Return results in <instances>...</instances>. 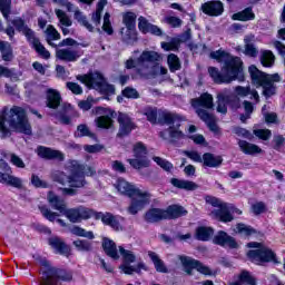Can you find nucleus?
I'll list each match as a JSON object with an SVG mask.
<instances>
[{"instance_id": "1", "label": "nucleus", "mask_w": 285, "mask_h": 285, "mask_svg": "<svg viewBox=\"0 0 285 285\" xmlns=\"http://www.w3.org/2000/svg\"><path fill=\"white\" fill-rule=\"evenodd\" d=\"M48 203L52 208L58 210L59 213H55L48 207H40L41 215L48 219V222H57L60 226H66V223L59 218L61 215H66L73 224L81 222L82 219H90L95 212L92 209L80 207L78 209H66V203L61 200L57 195L50 191L47 196Z\"/></svg>"}, {"instance_id": "2", "label": "nucleus", "mask_w": 285, "mask_h": 285, "mask_svg": "<svg viewBox=\"0 0 285 285\" xmlns=\"http://www.w3.org/2000/svg\"><path fill=\"white\" fill-rule=\"evenodd\" d=\"M210 57L212 59H216V61L225 62L220 73L215 67H210L208 69L210 77L216 83H230V81H235V79L244 81V67L242 59L229 56L224 50L214 51L210 53Z\"/></svg>"}, {"instance_id": "3", "label": "nucleus", "mask_w": 285, "mask_h": 285, "mask_svg": "<svg viewBox=\"0 0 285 285\" xmlns=\"http://www.w3.org/2000/svg\"><path fill=\"white\" fill-rule=\"evenodd\" d=\"M71 176L58 171L52 175L53 181H58L61 186H68L62 189L63 195H75V188L83 187V178L81 175L90 177L95 175V168L79 165L77 160H72L67 165Z\"/></svg>"}, {"instance_id": "4", "label": "nucleus", "mask_w": 285, "mask_h": 285, "mask_svg": "<svg viewBox=\"0 0 285 285\" xmlns=\"http://www.w3.org/2000/svg\"><path fill=\"white\" fill-rule=\"evenodd\" d=\"M10 130L23 132V135H30L32 132V127L28 122V117L23 108L12 107L9 111L0 115V132L3 137H8Z\"/></svg>"}, {"instance_id": "5", "label": "nucleus", "mask_w": 285, "mask_h": 285, "mask_svg": "<svg viewBox=\"0 0 285 285\" xmlns=\"http://www.w3.org/2000/svg\"><path fill=\"white\" fill-rule=\"evenodd\" d=\"M115 188L120 195H127L131 198V203L128 207L129 215H137L142 208H146L150 204V194L147 190L128 183L125 179H118L115 184Z\"/></svg>"}, {"instance_id": "6", "label": "nucleus", "mask_w": 285, "mask_h": 285, "mask_svg": "<svg viewBox=\"0 0 285 285\" xmlns=\"http://www.w3.org/2000/svg\"><path fill=\"white\" fill-rule=\"evenodd\" d=\"M157 61H161V55L156 51H144L137 61L132 59L127 60L126 68H138L141 75H153L154 77L166 75L168 69L157 63Z\"/></svg>"}, {"instance_id": "7", "label": "nucleus", "mask_w": 285, "mask_h": 285, "mask_svg": "<svg viewBox=\"0 0 285 285\" xmlns=\"http://www.w3.org/2000/svg\"><path fill=\"white\" fill-rule=\"evenodd\" d=\"M52 1L57 6H61L62 8H66L68 12H75L73 17L76 21H78L80 26H83V28L89 30V32H92L95 28H99V23H101V12H104V8H106V6L108 4L107 0H100L97 3L96 11L91 16V21L94 23L92 26L90 24V22H88V19H86V16H83V13L80 12L79 9L75 8V6L70 3V1L68 0H52Z\"/></svg>"}, {"instance_id": "8", "label": "nucleus", "mask_w": 285, "mask_h": 285, "mask_svg": "<svg viewBox=\"0 0 285 285\" xmlns=\"http://www.w3.org/2000/svg\"><path fill=\"white\" fill-rule=\"evenodd\" d=\"M249 75L252 77V81L256 88H263V95L264 97H273L275 95L277 88L275 87V83L279 81V75L274 73V75H266L257 67L250 66L248 68Z\"/></svg>"}, {"instance_id": "9", "label": "nucleus", "mask_w": 285, "mask_h": 285, "mask_svg": "<svg viewBox=\"0 0 285 285\" xmlns=\"http://www.w3.org/2000/svg\"><path fill=\"white\" fill-rule=\"evenodd\" d=\"M191 106L195 108L199 119H202L213 132H217L218 128L217 124H215V117L203 109L206 108L208 110L213 108V96L204 94L199 99L191 100Z\"/></svg>"}, {"instance_id": "10", "label": "nucleus", "mask_w": 285, "mask_h": 285, "mask_svg": "<svg viewBox=\"0 0 285 285\" xmlns=\"http://www.w3.org/2000/svg\"><path fill=\"white\" fill-rule=\"evenodd\" d=\"M78 81L85 83L87 88L98 90L101 95H107L108 97L115 95V87L106 82V78L101 72L95 71L83 76L77 77Z\"/></svg>"}, {"instance_id": "11", "label": "nucleus", "mask_w": 285, "mask_h": 285, "mask_svg": "<svg viewBox=\"0 0 285 285\" xmlns=\"http://www.w3.org/2000/svg\"><path fill=\"white\" fill-rule=\"evenodd\" d=\"M248 248H253L247 253V257L254 264H266L268 262H273L274 264H277V255L273 249H271L268 246L264 245V243H257L252 242L247 244Z\"/></svg>"}, {"instance_id": "12", "label": "nucleus", "mask_w": 285, "mask_h": 285, "mask_svg": "<svg viewBox=\"0 0 285 285\" xmlns=\"http://www.w3.org/2000/svg\"><path fill=\"white\" fill-rule=\"evenodd\" d=\"M119 253L122 257V264L119 266V269L125 275H134V273L148 271V265L141 261H137V256L132 250L119 246Z\"/></svg>"}, {"instance_id": "13", "label": "nucleus", "mask_w": 285, "mask_h": 285, "mask_svg": "<svg viewBox=\"0 0 285 285\" xmlns=\"http://www.w3.org/2000/svg\"><path fill=\"white\" fill-rule=\"evenodd\" d=\"M181 121L184 118L175 114H164V124H167L168 130L160 132V137L168 141H177V139H184L186 135L181 130Z\"/></svg>"}, {"instance_id": "14", "label": "nucleus", "mask_w": 285, "mask_h": 285, "mask_svg": "<svg viewBox=\"0 0 285 285\" xmlns=\"http://www.w3.org/2000/svg\"><path fill=\"white\" fill-rule=\"evenodd\" d=\"M205 202L207 206H213V208H218L217 210H212L209 215L213 219H218V222H233L232 215L228 213V204L224 203L222 199L215 196H206Z\"/></svg>"}, {"instance_id": "15", "label": "nucleus", "mask_w": 285, "mask_h": 285, "mask_svg": "<svg viewBox=\"0 0 285 285\" xmlns=\"http://www.w3.org/2000/svg\"><path fill=\"white\" fill-rule=\"evenodd\" d=\"M12 24L20 30V32H23V35H26V37L29 39L30 43H32L36 52H38V55H40V57H42L43 59H50V51L46 50V47H43V45H41V42H39V40L37 38H35V33L32 32V30L28 29V27H26V24L23 23V20L21 19H16L12 21Z\"/></svg>"}, {"instance_id": "16", "label": "nucleus", "mask_w": 285, "mask_h": 285, "mask_svg": "<svg viewBox=\"0 0 285 285\" xmlns=\"http://www.w3.org/2000/svg\"><path fill=\"white\" fill-rule=\"evenodd\" d=\"M176 266H181L183 271L187 273V275H193V271H197L202 275H213V272L208 266L186 256H178L175 258Z\"/></svg>"}, {"instance_id": "17", "label": "nucleus", "mask_w": 285, "mask_h": 285, "mask_svg": "<svg viewBox=\"0 0 285 285\" xmlns=\"http://www.w3.org/2000/svg\"><path fill=\"white\" fill-rule=\"evenodd\" d=\"M134 158L128 159V164L132 166L136 170H141V168H148L150 166V160L146 158V146L141 142L134 145Z\"/></svg>"}, {"instance_id": "18", "label": "nucleus", "mask_w": 285, "mask_h": 285, "mask_svg": "<svg viewBox=\"0 0 285 285\" xmlns=\"http://www.w3.org/2000/svg\"><path fill=\"white\" fill-rule=\"evenodd\" d=\"M122 23L124 28L120 30V35L125 41L128 39H135V30L137 23V14L131 11L122 12Z\"/></svg>"}, {"instance_id": "19", "label": "nucleus", "mask_w": 285, "mask_h": 285, "mask_svg": "<svg viewBox=\"0 0 285 285\" xmlns=\"http://www.w3.org/2000/svg\"><path fill=\"white\" fill-rule=\"evenodd\" d=\"M96 114L100 115L99 117L96 118L95 124L97 128H102L104 130H108L112 128L115 125V110L108 109V108H102V107H97L96 108Z\"/></svg>"}, {"instance_id": "20", "label": "nucleus", "mask_w": 285, "mask_h": 285, "mask_svg": "<svg viewBox=\"0 0 285 285\" xmlns=\"http://www.w3.org/2000/svg\"><path fill=\"white\" fill-rule=\"evenodd\" d=\"M10 166L4 160L0 159V183L7 184V186H13V188H21L23 180L19 177L11 175Z\"/></svg>"}, {"instance_id": "21", "label": "nucleus", "mask_w": 285, "mask_h": 285, "mask_svg": "<svg viewBox=\"0 0 285 285\" xmlns=\"http://www.w3.org/2000/svg\"><path fill=\"white\" fill-rule=\"evenodd\" d=\"M10 166L4 160L0 159V183L7 184V186H13V188H21L23 180L19 177L11 175Z\"/></svg>"}, {"instance_id": "22", "label": "nucleus", "mask_w": 285, "mask_h": 285, "mask_svg": "<svg viewBox=\"0 0 285 285\" xmlns=\"http://www.w3.org/2000/svg\"><path fill=\"white\" fill-rule=\"evenodd\" d=\"M72 279L71 274H66L59 269H49L43 275L45 285H61V282H70Z\"/></svg>"}, {"instance_id": "23", "label": "nucleus", "mask_w": 285, "mask_h": 285, "mask_svg": "<svg viewBox=\"0 0 285 285\" xmlns=\"http://www.w3.org/2000/svg\"><path fill=\"white\" fill-rule=\"evenodd\" d=\"M92 217L95 219H100L105 226H110L114 230H122L121 227V217L114 216L110 213H97L94 212Z\"/></svg>"}, {"instance_id": "24", "label": "nucleus", "mask_w": 285, "mask_h": 285, "mask_svg": "<svg viewBox=\"0 0 285 285\" xmlns=\"http://www.w3.org/2000/svg\"><path fill=\"white\" fill-rule=\"evenodd\" d=\"M200 10L208 17H222L224 14V3L219 0L207 1L202 4Z\"/></svg>"}, {"instance_id": "25", "label": "nucleus", "mask_w": 285, "mask_h": 285, "mask_svg": "<svg viewBox=\"0 0 285 285\" xmlns=\"http://www.w3.org/2000/svg\"><path fill=\"white\" fill-rule=\"evenodd\" d=\"M214 244H217L218 246H225V248H237L238 246L235 238L227 235L226 232H218L214 237Z\"/></svg>"}, {"instance_id": "26", "label": "nucleus", "mask_w": 285, "mask_h": 285, "mask_svg": "<svg viewBox=\"0 0 285 285\" xmlns=\"http://www.w3.org/2000/svg\"><path fill=\"white\" fill-rule=\"evenodd\" d=\"M138 28L140 30V32H142L144 35H148V32L150 35H156V37H160L161 35V29L150 22H148V20L144 17H139L138 19Z\"/></svg>"}, {"instance_id": "27", "label": "nucleus", "mask_w": 285, "mask_h": 285, "mask_svg": "<svg viewBox=\"0 0 285 285\" xmlns=\"http://www.w3.org/2000/svg\"><path fill=\"white\" fill-rule=\"evenodd\" d=\"M118 124L120 126V137H124V135H128L129 132H132V130H135V124H132V120H130V117H128V115L126 114H119Z\"/></svg>"}, {"instance_id": "28", "label": "nucleus", "mask_w": 285, "mask_h": 285, "mask_svg": "<svg viewBox=\"0 0 285 285\" xmlns=\"http://www.w3.org/2000/svg\"><path fill=\"white\" fill-rule=\"evenodd\" d=\"M102 250L108 257H111V259H119V255H121L119 247L117 248V244L110 238H102Z\"/></svg>"}, {"instance_id": "29", "label": "nucleus", "mask_w": 285, "mask_h": 285, "mask_svg": "<svg viewBox=\"0 0 285 285\" xmlns=\"http://www.w3.org/2000/svg\"><path fill=\"white\" fill-rule=\"evenodd\" d=\"M245 49L243 50L244 55L247 57L255 58L259 55V50L256 49L255 45V35H247L244 38Z\"/></svg>"}, {"instance_id": "30", "label": "nucleus", "mask_w": 285, "mask_h": 285, "mask_svg": "<svg viewBox=\"0 0 285 285\" xmlns=\"http://www.w3.org/2000/svg\"><path fill=\"white\" fill-rule=\"evenodd\" d=\"M223 161L224 158H222L219 155H214L210 153L203 155V166H206L207 168H219Z\"/></svg>"}, {"instance_id": "31", "label": "nucleus", "mask_w": 285, "mask_h": 285, "mask_svg": "<svg viewBox=\"0 0 285 285\" xmlns=\"http://www.w3.org/2000/svg\"><path fill=\"white\" fill-rule=\"evenodd\" d=\"M238 146L245 155H262L264 153L263 148L246 140H239Z\"/></svg>"}, {"instance_id": "32", "label": "nucleus", "mask_w": 285, "mask_h": 285, "mask_svg": "<svg viewBox=\"0 0 285 285\" xmlns=\"http://www.w3.org/2000/svg\"><path fill=\"white\" fill-rule=\"evenodd\" d=\"M56 16L59 19L62 35H65V36L70 35V29H68V28H70V26H72V20H70V18H68L66 12H63V10H61V9H56Z\"/></svg>"}, {"instance_id": "33", "label": "nucleus", "mask_w": 285, "mask_h": 285, "mask_svg": "<svg viewBox=\"0 0 285 285\" xmlns=\"http://www.w3.org/2000/svg\"><path fill=\"white\" fill-rule=\"evenodd\" d=\"M197 127L195 125H190L186 131V135L194 144H197L198 146H208V142H206V138H204V135L196 134Z\"/></svg>"}, {"instance_id": "34", "label": "nucleus", "mask_w": 285, "mask_h": 285, "mask_svg": "<svg viewBox=\"0 0 285 285\" xmlns=\"http://www.w3.org/2000/svg\"><path fill=\"white\" fill-rule=\"evenodd\" d=\"M254 285L257 284L255 277L250 275V273L243 271L238 275H236L235 281L232 282L229 285Z\"/></svg>"}, {"instance_id": "35", "label": "nucleus", "mask_w": 285, "mask_h": 285, "mask_svg": "<svg viewBox=\"0 0 285 285\" xmlns=\"http://www.w3.org/2000/svg\"><path fill=\"white\" fill-rule=\"evenodd\" d=\"M170 184L174 185L175 188H180V190H197V188H199V185L195 181L178 178H171Z\"/></svg>"}, {"instance_id": "36", "label": "nucleus", "mask_w": 285, "mask_h": 285, "mask_svg": "<svg viewBox=\"0 0 285 285\" xmlns=\"http://www.w3.org/2000/svg\"><path fill=\"white\" fill-rule=\"evenodd\" d=\"M146 222H159L167 219L166 209L151 208L145 214Z\"/></svg>"}, {"instance_id": "37", "label": "nucleus", "mask_w": 285, "mask_h": 285, "mask_svg": "<svg viewBox=\"0 0 285 285\" xmlns=\"http://www.w3.org/2000/svg\"><path fill=\"white\" fill-rule=\"evenodd\" d=\"M37 153L42 159H63V154H61V151L52 150L47 147H39Z\"/></svg>"}, {"instance_id": "38", "label": "nucleus", "mask_w": 285, "mask_h": 285, "mask_svg": "<svg viewBox=\"0 0 285 285\" xmlns=\"http://www.w3.org/2000/svg\"><path fill=\"white\" fill-rule=\"evenodd\" d=\"M61 104V94L55 89L47 90V106L48 108H59Z\"/></svg>"}, {"instance_id": "39", "label": "nucleus", "mask_w": 285, "mask_h": 285, "mask_svg": "<svg viewBox=\"0 0 285 285\" xmlns=\"http://www.w3.org/2000/svg\"><path fill=\"white\" fill-rule=\"evenodd\" d=\"M56 57L61 61H77L79 58V53L70 49H58L56 51Z\"/></svg>"}, {"instance_id": "40", "label": "nucleus", "mask_w": 285, "mask_h": 285, "mask_svg": "<svg viewBox=\"0 0 285 285\" xmlns=\"http://www.w3.org/2000/svg\"><path fill=\"white\" fill-rule=\"evenodd\" d=\"M148 257L153 262L155 269L157 273H168V267L166 263L157 255L155 252H148Z\"/></svg>"}, {"instance_id": "41", "label": "nucleus", "mask_w": 285, "mask_h": 285, "mask_svg": "<svg viewBox=\"0 0 285 285\" xmlns=\"http://www.w3.org/2000/svg\"><path fill=\"white\" fill-rule=\"evenodd\" d=\"M233 232L242 237H253V235L257 234V230H255L253 227L242 223L236 224Z\"/></svg>"}, {"instance_id": "42", "label": "nucleus", "mask_w": 285, "mask_h": 285, "mask_svg": "<svg viewBox=\"0 0 285 285\" xmlns=\"http://www.w3.org/2000/svg\"><path fill=\"white\" fill-rule=\"evenodd\" d=\"M165 213L167 215V219H177V217H181L188 212L179 205H171L167 209H165Z\"/></svg>"}, {"instance_id": "43", "label": "nucleus", "mask_w": 285, "mask_h": 285, "mask_svg": "<svg viewBox=\"0 0 285 285\" xmlns=\"http://www.w3.org/2000/svg\"><path fill=\"white\" fill-rule=\"evenodd\" d=\"M49 244L55 248L56 252L60 253V255H68V253H70V247L65 245L58 237L50 238Z\"/></svg>"}, {"instance_id": "44", "label": "nucleus", "mask_w": 285, "mask_h": 285, "mask_svg": "<svg viewBox=\"0 0 285 285\" xmlns=\"http://www.w3.org/2000/svg\"><path fill=\"white\" fill-rule=\"evenodd\" d=\"M235 94L237 97H249V99H255L259 101V94L255 90H250V88L246 87H236Z\"/></svg>"}, {"instance_id": "45", "label": "nucleus", "mask_w": 285, "mask_h": 285, "mask_svg": "<svg viewBox=\"0 0 285 285\" xmlns=\"http://www.w3.org/2000/svg\"><path fill=\"white\" fill-rule=\"evenodd\" d=\"M233 21H253L255 19V13H253V10L245 9L240 12L234 13L232 16Z\"/></svg>"}, {"instance_id": "46", "label": "nucleus", "mask_w": 285, "mask_h": 285, "mask_svg": "<svg viewBox=\"0 0 285 285\" xmlns=\"http://www.w3.org/2000/svg\"><path fill=\"white\" fill-rule=\"evenodd\" d=\"M261 62L264 68H273L275 63V55L271 50L262 51Z\"/></svg>"}, {"instance_id": "47", "label": "nucleus", "mask_w": 285, "mask_h": 285, "mask_svg": "<svg viewBox=\"0 0 285 285\" xmlns=\"http://www.w3.org/2000/svg\"><path fill=\"white\" fill-rule=\"evenodd\" d=\"M45 35L49 46H55L52 41H59V39H61V35H59V31H57L53 26H48Z\"/></svg>"}, {"instance_id": "48", "label": "nucleus", "mask_w": 285, "mask_h": 285, "mask_svg": "<svg viewBox=\"0 0 285 285\" xmlns=\"http://www.w3.org/2000/svg\"><path fill=\"white\" fill-rule=\"evenodd\" d=\"M214 233L213 228L202 226L196 229V237L200 239V242H208V238L214 235Z\"/></svg>"}, {"instance_id": "49", "label": "nucleus", "mask_w": 285, "mask_h": 285, "mask_svg": "<svg viewBox=\"0 0 285 285\" xmlns=\"http://www.w3.org/2000/svg\"><path fill=\"white\" fill-rule=\"evenodd\" d=\"M70 234L76 235L77 237H86L87 239H95V234L92 232H87L86 229L79 226L70 227Z\"/></svg>"}, {"instance_id": "50", "label": "nucleus", "mask_w": 285, "mask_h": 285, "mask_svg": "<svg viewBox=\"0 0 285 285\" xmlns=\"http://www.w3.org/2000/svg\"><path fill=\"white\" fill-rule=\"evenodd\" d=\"M167 63L170 72H177L181 68V62L179 61V57L175 53H171L167 57Z\"/></svg>"}, {"instance_id": "51", "label": "nucleus", "mask_w": 285, "mask_h": 285, "mask_svg": "<svg viewBox=\"0 0 285 285\" xmlns=\"http://www.w3.org/2000/svg\"><path fill=\"white\" fill-rule=\"evenodd\" d=\"M72 110V105H66V112H58L55 115V118L60 124L68 125L71 121V118L68 115V111Z\"/></svg>"}, {"instance_id": "52", "label": "nucleus", "mask_w": 285, "mask_h": 285, "mask_svg": "<svg viewBox=\"0 0 285 285\" xmlns=\"http://www.w3.org/2000/svg\"><path fill=\"white\" fill-rule=\"evenodd\" d=\"M180 41H186V38H176L171 42H161V48L166 51L177 50Z\"/></svg>"}, {"instance_id": "53", "label": "nucleus", "mask_w": 285, "mask_h": 285, "mask_svg": "<svg viewBox=\"0 0 285 285\" xmlns=\"http://www.w3.org/2000/svg\"><path fill=\"white\" fill-rule=\"evenodd\" d=\"M73 246L77 248V250L88 252L92 248V243L88 240L78 239L73 242Z\"/></svg>"}, {"instance_id": "54", "label": "nucleus", "mask_w": 285, "mask_h": 285, "mask_svg": "<svg viewBox=\"0 0 285 285\" xmlns=\"http://www.w3.org/2000/svg\"><path fill=\"white\" fill-rule=\"evenodd\" d=\"M102 30L107 35H112V22H110V13L106 12L102 18Z\"/></svg>"}, {"instance_id": "55", "label": "nucleus", "mask_w": 285, "mask_h": 285, "mask_svg": "<svg viewBox=\"0 0 285 285\" xmlns=\"http://www.w3.org/2000/svg\"><path fill=\"white\" fill-rule=\"evenodd\" d=\"M186 157L191 159V161H195L196 164H203L204 156L195 150L185 151Z\"/></svg>"}, {"instance_id": "56", "label": "nucleus", "mask_w": 285, "mask_h": 285, "mask_svg": "<svg viewBox=\"0 0 285 285\" xmlns=\"http://www.w3.org/2000/svg\"><path fill=\"white\" fill-rule=\"evenodd\" d=\"M253 215H262V213H266V204L262 202L254 203L250 207Z\"/></svg>"}, {"instance_id": "57", "label": "nucleus", "mask_w": 285, "mask_h": 285, "mask_svg": "<svg viewBox=\"0 0 285 285\" xmlns=\"http://www.w3.org/2000/svg\"><path fill=\"white\" fill-rule=\"evenodd\" d=\"M154 161L160 166V168H163V170H167L169 171L171 168H173V165L170 164V161L164 159V158H160V157H154L153 158Z\"/></svg>"}, {"instance_id": "58", "label": "nucleus", "mask_w": 285, "mask_h": 285, "mask_svg": "<svg viewBox=\"0 0 285 285\" xmlns=\"http://www.w3.org/2000/svg\"><path fill=\"white\" fill-rule=\"evenodd\" d=\"M254 135L258 139H263V141L271 139V130L268 129H254Z\"/></svg>"}, {"instance_id": "59", "label": "nucleus", "mask_w": 285, "mask_h": 285, "mask_svg": "<svg viewBox=\"0 0 285 285\" xmlns=\"http://www.w3.org/2000/svg\"><path fill=\"white\" fill-rule=\"evenodd\" d=\"M3 61H12V47L10 43H6L4 48L1 50Z\"/></svg>"}, {"instance_id": "60", "label": "nucleus", "mask_w": 285, "mask_h": 285, "mask_svg": "<svg viewBox=\"0 0 285 285\" xmlns=\"http://www.w3.org/2000/svg\"><path fill=\"white\" fill-rule=\"evenodd\" d=\"M94 104H95V99L87 98L86 100H80L78 102V107L80 108V110L86 111V110H90Z\"/></svg>"}, {"instance_id": "61", "label": "nucleus", "mask_w": 285, "mask_h": 285, "mask_svg": "<svg viewBox=\"0 0 285 285\" xmlns=\"http://www.w3.org/2000/svg\"><path fill=\"white\" fill-rule=\"evenodd\" d=\"M122 95L127 99H138L139 98V92H137V89L127 87L125 90H122Z\"/></svg>"}, {"instance_id": "62", "label": "nucleus", "mask_w": 285, "mask_h": 285, "mask_svg": "<svg viewBox=\"0 0 285 285\" xmlns=\"http://www.w3.org/2000/svg\"><path fill=\"white\" fill-rule=\"evenodd\" d=\"M0 11L4 19H8V13L10 12V0H0Z\"/></svg>"}, {"instance_id": "63", "label": "nucleus", "mask_w": 285, "mask_h": 285, "mask_svg": "<svg viewBox=\"0 0 285 285\" xmlns=\"http://www.w3.org/2000/svg\"><path fill=\"white\" fill-rule=\"evenodd\" d=\"M165 23H168L171 28H179V26H181V19L177 17H167L165 18Z\"/></svg>"}, {"instance_id": "64", "label": "nucleus", "mask_w": 285, "mask_h": 285, "mask_svg": "<svg viewBox=\"0 0 285 285\" xmlns=\"http://www.w3.org/2000/svg\"><path fill=\"white\" fill-rule=\"evenodd\" d=\"M67 88L71 90L73 95H81V92H83L81 86L77 85L76 82H67Z\"/></svg>"}]
</instances>
